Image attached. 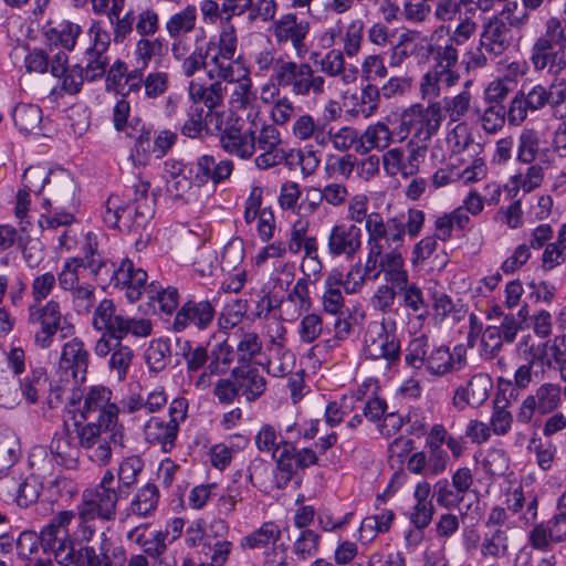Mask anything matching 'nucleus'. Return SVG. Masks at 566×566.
<instances>
[{
  "instance_id": "obj_53",
  "label": "nucleus",
  "mask_w": 566,
  "mask_h": 566,
  "mask_svg": "<svg viewBox=\"0 0 566 566\" xmlns=\"http://www.w3.org/2000/svg\"><path fill=\"white\" fill-rule=\"evenodd\" d=\"M159 30V14L155 9L146 8L135 15V31L140 38H151Z\"/></svg>"
},
{
  "instance_id": "obj_7",
  "label": "nucleus",
  "mask_w": 566,
  "mask_h": 566,
  "mask_svg": "<svg viewBox=\"0 0 566 566\" xmlns=\"http://www.w3.org/2000/svg\"><path fill=\"white\" fill-rule=\"evenodd\" d=\"M65 317L62 313L61 304L55 300L45 303H30L28 306V324L35 329L34 344L41 349H48L52 346L55 334L61 331L73 329L72 325L64 326Z\"/></svg>"
},
{
  "instance_id": "obj_17",
  "label": "nucleus",
  "mask_w": 566,
  "mask_h": 566,
  "mask_svg": "<svg viewBox=\"0 0 566 566\" xmlns=\"http://www.w3.org/2000/svg\"><path fill=\"white\" fill-rule=\"evenodd\" d=\"M361 229L355 224L334 226L327 239L328 252L352 259L361 248Z\"/></svg>"
},
{
  "instance_id": "obj_18",
  "label": "nucleus",
  "mask_w": 566,
  "mask_h": 566,
  "mask_svg": "<svg viewBox=\"0 0 566 566\" xmlns=\"http://www.w3.org/2000/svg\"><path fill=\"white\" fill-rule=\"evenodd\" d=\"M513 38L512 29L506 22L493 17L483 27L480 45L486 53L501 56L511 48Z\"/></svg>"
},
{
  "instance_id": "obj_64",
  "label": "nucleus",
  "mask_w": 566,
  "mask_h": 566,
  "mask_svg": "<svg viewBox=\"0 0 566 566\" xmlns=\"http://www.w3.org/2000/svg\"><path fill=\"white\" fill-rule=\"evenodd\" d=\"M41 489L42 485L34 474L28 476L17 489L15 501L18 505L27 507L34 503L40 495Z\"/></svg>"
},
{
  "instance_id": "obj_63",
  "label": "nucleus",
  "mask_w": 566,
  "mask_h": 566,
  "mask_svg": "<svg viewBox=\"0 0 566 566\" xmlns=\"http://www.w3.org/2000/svg\"><path fill=\"white\" fill-rule=\"evenodd\" d=\"M431 0H405L402 6V15L406 21L411 23H423L428 20L432 8Z\"/></svg>"
},
{
  "instance_id": "obj_8",
  "label": "nucleus",
  "mask_w": 566,
  "mask_h": 566,
  "mask_svg": "<svg viewBox=\"0 0 566 566\" xmlns=\"http://www.w3.org/2000/svg\"><path fill=\"white\" fill-rule=\"evenodd\" d=\"M125 499L115 486V476L108 470L103 475L99 484L94 490H86L83 493L81 515L84 517H98L104 521H112L116 514L117 502Z\"/></svg>"
},
{
  "instance_id": "obj_29",
  "label": "nucleus",
  "mask_w": 566,
  "mask_h": 566,
  "mask_svg": "<svg viewBox=\"0 0 566 566\" xmlns=\"http://www.w3.org/2000/svg\"><path fill=\"white\" fill-rule=\"evenodd\" d=\"M284 333L285 328L281 326V333L272 339V350L275 352V356L269 360L268 371L274 377H283L292 373L295 365L293 353L284 346Z\"/></svg>"
},
{
  "instance_id": "obj_19",
  "label": "nucleus",
  "mask_w": 566,
  "mask_h": 566,
  "mask_svg": "<svg viewBox=\"0 0 566 566\" xmlns=\"http://www.w3.org/2000/svg\"><path fill=\"white\" fill-rule=\"evenodd\" d=\"M106 268L107 263L96 260L94 255L82 260H70L59 274V284L64 291H72L82 284L81 279L86 271L98 277Z\"/></svg>"
},
{
  "instance_id": "obj_4",
  "label": "nucleus",
  "mask_w": 566,
  "mask_h": 566,
  "mask_svg": "<svg viewBox=\"0 0 566 566\" xmlns=\"http://www.w3.org/2000/svg\"><path fill=\"white\" fill-rule=\"evenodd\" d=\"M271 81L277 90L289 91L294 96H319L325 92V78L316 74L310 63L289 57L279 61Z\"/></svg>"
},
{
  "instance_id": "obj_57",
  "label": "nucleus",
  "mask_w": 566,
  "mask_h": 566,
  "mask_svg": "<svg viewBox=\"0 0 566 566\" xmlns=\"http://www.w3.org/2000/svg\"><path fill=\"white\" fill-rule=\"evenodd\" d=\"M113 24V35L115 43H123L135 30V15L133 11H127L124 15L117 12L116 15H106Z\"/></svg>"
},
{
  "instance_id": "obj_50",
  "label": "nucleus",
  "mask_w": 566,
  "mask_h": 566,
  "mask_svg": "<svg viewBox=\"0 0 566 566\" xmlns=\"http://www.w3.org/2000/svg\"><path fill=\"white\" fill-rule=\"evenodd\" d=\"M536 402L537 410L541 413L553 411L560 400V387L554 384L541 385L535 395H531Z\"/></svg>"
},
{
  "instance_id": "obj_13",
  "label": "nucleus",
  "mask_w": 566,
  "mask_h": 566,
  "mask_svg": "<svg viewBox=\"0 0 566 566\" xmlns=\"http://www.w3.org/2000/svg\"><path fill=\"white\" fill-rule=\"evenodd\" d=\"M365 227L368 242L382 244L385 241L390 251H398L403 243L406 226L401 218L394 217L384 222L379 213L373 212L369 213Z\"/></svg>"
},
{
  "instance_id": "obj_28",
  "label": "nucleus",
  "mask_w": 566,
  "mask_h": 566,
  "mask_svg": "<svg viewBox=\"0 0 566 566\" xmlns=\"http://www.w3.org/2000/svg\"><path fill=\"white\" fill-rule=\"evenodd\" d=\"M97 357H106L111 355L108 367L119 380H123L132 365L134 358V352L128 346L123 344V339H112L109 342V348L103 354H95Z\"/></svg>"
},
{
  "instance_id": "obj_49",
  "label": "nucleus",
  "mask_w": 566,
  "mask_h": 566,
  "mask_svg": "<svg viewBox=\"0 0 566 566\" xmlns=\"http://www.w3.org/2000/svg\"><path fill=\"white\" fill-rule=\"evenodd\" d=\"M391 138L392 132L389 127L385 123L378 122L368 126L360 135L359 140H363V143L369 145V147L385 149L390 145Z\"/></svg>"
},
{
  "instance_id": "obj_23",
  "label": "nucleus",
  "mask_w": 566,
  "mask_h": 566,
  "mask_svg": "<svg viewBox=\"0 0 566 566\" xmlns=\"http://www.w3.org/2000/svg\"><path fill=\"white\" fill-rule=\"evenodd\" d=\"M178 432V418L172 417L168 421L153 417L144 428L146 440L153 444L161 446L164 451H169L175 443Z\"/></svg>"
},
{
  "instance_id": "obj_51",
  "label": "nucleus",
  "mask_w": 566,
  "mask_h": 566,
  "mask_svg": "<svg viewBox=\"0 0 566 566\" xmlns=\"http://www.w3.org/2000/svg\"><path fill=\"white\" fill-rule=\"evenodd\" d=\"M70 292L74 311L78 315L91 313L96 302L95 287L91 284L83 283Z\"/></svg>"
},
{
  "instance_id": "obj_46",
  "label": "nucleus",
  "mask_w": 566,
  "mask_h": 566,
  "mask_svg": "<svg viewBox=\"0 0 566 566\" xmlns=\"http://www.w3.org/2000/svg\"><path fill=\"white\" fill-rule=\"evenodd\" d=\"M164 42L159 38H139L136 42L134 55L136 62L142 69H146L155 56H161Z\"/></svg>"
},
{
  "instance_id": "obj_42",
  "label": "nucleus",
  "mask_w": 566,
  "mask_h": 566,
  "mask_svg": "<svg viewBox=\"0 0 566 566\" xmlns=\"http://www.w3.org/2000/svg\"><path fill=\"white\" fill-rule=\"evenodd\" d=\"M342 282V274L334 273L326 279V291L323 295V306L327 313L337 315L344 307V297L338 287Z\"/></svg>"
},
{
  "instance_id": "obj_27",
  "label": "nucleus",
  "mask_w": 566,
  "mask_h": 566,
  "mask_svg": "<svg viewBox=\"0 0 566 566\" xmlns=\"http://www.w3.org/2000/svg\"><path fill=\"white\" fill-rule=\"evenodd\" d=\"M444 112L451 123H465L471 115H480V109L472 104V94L469 90H462L454 96L444 97L442 103Z\"/></svg>"
},
{
  "instance_id": "obj_37",
  "label": "nucleus",
  "mask_w": 566,
  "mask_h": 566,
  "mask_svg": "<svg viewBox=\"0 0 566 566\" xmlns=\"http://www.w3.org/2000/svg\"><path fill=\"white\" fill-rule=\"evenodd\" d=\"M321 71L329 76H340L345 84H349L356 78V70H346L344 53L339 50H331L319 61Z\"/></svg>"
},
{
  "instance_id": "obj_22",
  "label": "nucleus",
  "mask_w": 566,
  "mask_h": 566,
  "mask_svg": "<svg viewBox=\"0 0 566 566\" xmlns=\"http://www.w3.org/2000/svg\"><path fill=\"white\" fill-rule=\"evenodd\" d=\"M231 377L237 380L240 395L249 402L255 401L266 389L265 377L258 368L250 365L234 368Z\"/></svg>"
},
{
  "instance_id": "obj_43",
  "label": "nucleus",
  "mask_w": 566,
  "mask_h": 566,
  "mask_svg": "<svg viewBox=\"0 0 566 566\" xmlns=\"http://www.w3.org/2000/svg\"><path fill=\"white\" fill-rule=\"evenodd\" d=\"M170 346L164 339L153 340L145 353V360L148 368L154 373H159L166 368L170 361Z\"/></svg>"
},
{
  "instance_id": "obj_30",
  "label": "nucleus",
  "mask_w": 566,
  "mask_h": 566,
  "mask_svg": "<svg viewBox=\"0 0 566 566\" xmlns=\"http://www.w3.org/2000/svg\"><path fill=\"white\" fill-rule=\"evenodd\" d=\"M50 451L55 461L61 465L73 468L77 463L80 450L67 430L54 436Z\"/></svg>"
},
{
  "instance_id": "obj_47",
  "label": "nucleus",
  "mask_w": 566,
  "mask_h": 566,
  "mask_svg": "<svg viewBox=\"0 0 566 566\" xmlns=\"http://www.w3.org/2000/svg\"><path fill=\"white\" fill-rule=\"evenodd\" d=\"M310 276L311 273H306V277L298 279L283 303L284 306L293 305L295 314L308 311L311 307V298L308 292Z\"/></svg>"
},
{
  "instance_id": "obj_52",
  "label": "nucleus",
  "mask_w": 566,
  "mask_h": 566,
  "mask_svg": "<svg viewBox=\"0 0 566 566\" xmlns=\"http://www.w3.org/2000/svg\"><path fill=\"white\" fill-rule=\"evenodd\" d=\"M468 13L469 10L464 14L459 15V21L451 32L448 29L450 41L457 45H463L478 32L476 21Z\"/></svg>"
},
{
  "instance_id": "obj_45",
  "label": "nucleus",
  "mask_w": 566,
  "mask_h": 566,
  "mask_svg": "<svg viewBox=\"0 0 566 566\" xmlns=\"http://www.w3.org/2000/svg\"><path fill=\"white\" fill-rule=\"evenodd\" d=\"M539 155L538 134L533 129H525L518 137L517 160L522 164H533Z\"/></svg>"
},
{
  "instance_id": "obj_38",
  "label": "nucleus",
  "mask_w": 566,
  "mask_h": 566,
  "mask_svg": "<svg viewBox=\"0 0 566 566\" xmlns=\"http://www.w3.org/2000/svg\"><path fill=\"white\" fill-rule=\"evenodd\" d=\"M12 117L18 129L29 134L40 129L42 111L36 105L21 103L14 107Z\"/></svg>"
},
{
  "instance_id": "obj_1",
  "label": "nucleus",
  "mask_w": 566,
  "mask_h": 566,
  "mask_svg": "<svg viewBox=\"0 0 566 566\" xmlns=\"http://www.w3.org/2000/svg\"><path fill=\"white\" fill-rule=\"evenodd\" d=\"M73 511H61L40 533L41 547L45 553H52L59 564L74 563L76 566H123L126 557L120 547L112 549V543L101 533L97 547L81 546L75 549L70 538L69 525L74 520Z\"/></svg>"
},
{
  "instance_id": "obj_5",
  "label": "nucleus",
  "mask_w": 566,
  "mask_h": 566,
  "mask_svg": "<svg viewBox=\"0 0 566 566\" xmlns=\"http://www.w3.org/2000/svg\"><path fill=\"white\" fill-rule=\"evenodd\" d=\"M564 40V27L557 18L545 23V32L537 36L528 52V60L536 72H560L566 67L565 52L560 48Z\"/></svg>"
},
{
  "instance_id": "obj_10",
  "label": "nucleus",
  "mask_w": 566,
  "mask_h": 566,
  "mask_svg": "<svg viewBox=\"0 0 566 566\" xmlns=\"http://www.w3.org/2000/svg\"><path fill=\"white\" fill-rule=\"evenodd\" d=\"M216 316V304L212 301L192 297L186 301L176 312L171 328L182 333L189 328L208 329Z\"/></svg>"
},
{
  "instance_id": "obj_31",
  "label": "nucleus",
  "mask_w": 566,
  "mask_h": 566,
  "mask_svg": "<svg viewBox=\"0 0 566 566\" xmlns=\"http://www.w3.org/2000/svg\"><path fill=\"white\" fill-rule=\"evenodd\" d=\"M123 426L117 423L111 430H106L104 434L87 449L90 451V458L99 465L107 464L112 457L111 444L123 446Z\"/></svg>"
},
{
  "instance_id": "obj_34",
  "label": "nucleus",
  "mask_w": 566,
  "mask_h": 566,
  "mask_svg": "<svg viewBox=\"0 0 566 566\" xmlns=\"http://www.w3.org/2000/svg\"><path fill=\"white\" fill-rule=\"evenodd\" d=\"M143 468L144 463L137 455L128 457L120 462L117 471L116 486L119 489L120 494L125 495V499H127L135 489Z\"/></svg>"
},
{
  "instance_id": "obj_41",
  "label": "nucleus",
  "mask_w": 566,
  "mask_h": 566,
  "mask_svg": "<svg viewBox=\"0 0 566 566\" xmlns=\"http://www.w3.org/2000/svg\"><path fill=\"white\" fill-rule=\"evenodd\" d=\"M81 33V27L70 21H62L56 25H48L46 35L51 41L60 43L64 49L72 50Z\"/></svg>"
},
{
  "instance_id": "obj_36",
  "label": "nucleus",
  "mask_w": 566,
  "mask_h": 566,
  "mask_svg": "<svg viewBox=\"0 0 566 566\" xmlns=\"http://www.w3.org/2000/svg\"><path fill=\"white\" fill-rule=\"evenodd\" d=\"M381 273H385L386 281L391 282L394 287H403L408 283V273L403 269V259L398 251L385 253L379 260Z\"/></svg>"
},
{
  "instance_id": "obj_6",
  "label": "nucleus",
  "mask_w": 566,
  "mask_h": 566,
  "mask_svg": "<svg viewBox=\"0 0 566 566\" xmlns=\"http://www.w3.org/2000/svg\"><path fill=\"white\" fill-rule=\"evenodd\" d=\"M442 120L440 102H431L428 106L420 103L412 104L401 113L397 135L400 142L410 136V139L417 143H430L439 132Z\"/></svg>"
},
{
  "instance_id": "obj_24",
  "label": "nucleus",
  "mask_w": 566,
  "mask_h": 566,
  "mask_svg": "<svg viewBox=\"0 0 566 566\" xmlns=\"http://www.w3.org/2000/svg\"><path fill=\"white\" fill-rule=\"evenodd\" d=\"M364 352L370 359L382 358L391 365L400 357V344L394 335L381 332L377 336L366 337Z\"/></svg>"
},
{
  "instance_id": "obj_48",
  "label": "nucleus",
  "mask_w": 566,
  "mask_h": 566,
  "mask_svg": "<svg viewBox=\"0 0 566 566\" xmlns=\"http://www.w3.org/2000/svg\"><path fill=\"white\" fill-rule=\"evenodd\" d=\"M130 213V206L126 205L118 195H112L106 201L103 220L108 227L115 228L120 220L128 219Z\"/></svg>"
},
{
  "instance_id": "obj_26",
  "label": "nucleus",
  "mask_w": 566,
  "mask_h": 566,
  "mask_svg": "<svg viewBox=\"0 0 566 566\" xmlns=\"http://www.w3.org/2000/svg\"><path fill=\"white\" fill-rule=\"evenodd\" d=\"M275 461V484L277 489H284L292 481L295 472V447L293 443L281 440V448L274 450L272 454Z\"/></svg>"
},
{
  "instance_id": "obj_2",
  "label": "nucleus",
  "mask_w": 566,
  "mask_h": 566,
  "mask_svg": "<svg viewBox=\"0 0 566 566\" xmlns=\"http://www.w3.org/2000/svg\"><path fill=\"white\" fill-rule=\"evenodd\" d=\"M42 197L43 207L51 213L41 216L39 224L42 229L67 226L74 221V212L80 202L78 188L70 171L63 168L51 169Z\"/></svg>"
},
{
  "instance_id": "obj_60",
  "label": "nucleus",
  "mask_w": 566,
  "mask_h": 566,
  "mask_svg": "<svg viewBox=\"0 0 566 566\" xmlns=\"http://www.w3.org/2000/svg\"><path fill=\"white\" fill-rule=\"evenodd\" d=\"M481 553L483 556L500 558L507 553V536L504 531L496 528L490 536H485Z\"/></svg>"
},
{
  "instance_id": "obj_14",
  "label": "nucleus",
  "mask_w": 566,
  "mask_h": 566,
  "mask_svg": "<svg viewBox=\"0 0 566 566\" xmlns=\"http://www.w3.org/2000/svg\"><path fill=\"white\" fill-rule=\"evenodd\" d=\"M111 266L107 264L102 274L108 275L112 273V279L115 281L116 286H122L126 290L125 294L130 302L139 300L142 293L148 289L146 271L142 268H135L134 263L128 259L123 260L116 270L111 269Z\"/></svg>"
},
{
  "instance_id": "obj_32",
  "label": "nucleus",
  "mask_w": 566,
  "mask_h": 566,
  "mask_svg": "<svg viewBox=\"0 0 566 566\" xmlns=\"http://www.w3.org/2000/svg\"><path fill=\"white\" fill-rule=\"evenodd\" d=\"M196 22L197 8L193 4H188L167 19L165 29L171 39L179 41L184 35L195 30Z\"/></svg>"
},
{
  "instance_id": "obj_3",
  "label": "nucleus",
  "mask_w": 566,
  "mask_h": 566,
  "mask_svg": "<svg viewBox=\"0 0 566 566\" xmlns=\"http://www.w3.org/2000/svg\"><path fill=\"white\" fill-rule=\"evenodd\" d=\"M92 325L96 331L102 332L94 346L95 354L108 350L112 339H124L128 335L148 337L153 332L150 319L124 315L109 298H104L98 303L94 311Z\"/></svg>"
},
{
  "instance_id": "obj_11",
  "label": "nucleus",
  "mask_w": 566,
  "mask_h": 566,
  "mask_svg": "<svg viewBox=\"0 0 566 566\" xmlns=\"http://www.w3.org/2000/svg\"><path fill=\"white\" fill-rule=\"evenodd\" d=\"M258 114L247 128L237 123L228 125L220 132L219 145L229 156L248 160L251 159L256 150V123Z\"/></svg>"
},
{
  "instance_id": "obj_16",
  "label": "nucleus",
  "mask_w": 566,
  "mask_h": 566,
  "mask_svg": "<svg viewBox=\"0 0 566 566\" xmlns=\"http://www.w3.org/2000/svg\"><path fill=\"white\" fill-rule=\"evenodd\" d=\"M88 366L90 353L81 338L74 337L62 346L59 368L71 373L75 384L85 380Z\"/></svg>"
},
{
  "instance_id": "obj_58",
  "label": "nucleus",
  "mask_w": 566,
  "mask_h": 566,
  "mask_svg": "<svg viewBox=\"0 0 566 566\" xmlns=\"http://www.w3.org/2000/svg\"><path fill=\"white\" fill-rule=\"evenodd\" d=\"M447 140L454 154H461L474 146L473 137L467 123L455 124L449 133Z\"/></svg>"
},
{
  "instance_id": "obj_54",
  "label": "nucleus",
  "mask_w": 566,
  "mask_h": 566,
  "mask_svg": "<svg viewBox=\"0 0 566 566\" xmlns=\"http://www.w3.org/2000/svg\"><path fill=\"white\" fill-rule=\"evenodd\" d=\"M290 159L296 160L304 177L312 176L319 166L321 155L312 147L304 149H292L289 151Z\"/></svg>"
},
{
  "instance_id": "obj_56",
  "label": "nucleus",
  "mask_w": 566,
  "mask_h": 566,
  "mask_svg": "<svg viewBox=\"0 0 566 566\" xmlns=\"http://www.w3.org/2000/svg\"><path fill=\"white\" fill-rule=\"evenodd\" d=\"M544 179V167L541 164L531 165L525 174H517L512 177V184L522 188L525 192L538 188Z\"/></svg>"
},
{
  "instance_id": "obj_15",
  "label": "nucleus",
  "mask_w": 566,
  "mask_h": 566,
  "mask_svg": "<svg viewBox=\"0 0 566 566\" xmlns=\"http://www.w3.org/2000/svg\"><path fill=\"white\" fill-rule=\"evenodd\" d=\"M112 392L105 387H93L84 398L82 417L84 420H96L102 423H115L118 419V408L111 402Z\"/></svg>"
},
{
  "instance_id": "obj_35",
  "label": "nucleus",
  "mask_w": 566,
  "mask_h": 566,
  "mask_svg": "<svg viewBox=\"0 0 566 566\" xmlns=\"http://www.w3.org/2000/svg\"><path fill=\"white\" fill-rule=\"evenodd\" d=\"M281 538V528L274 522H264L260 528L244 536L241 541L243 549H262L274 545Z\"/></svg>"
},
{
  "instance_id": "obj_55",
  "label": "nucleus",
  "mask_w": 566,
  "mask_h": 566,
  "mask_svg": "<svg viewBox=\"0 0 566 566\" xmlns=\"http://www.w3.org/2000/svg\"><path fill=\"white\" fill-rule=\"evenodd\" d=\"M129 114V102L126 101L125 97L119 98L113 108L114 127L117 132H126L127 136L134 137V132H137V124H133V120L128 122ZM136 123H138V119H136Z\"/></svg>"
},
{
  "instance_id": "obj_9",
  "label": "nucleus",
  "mask_w": 566,
  "mask_h": 566,
  "mask_svg": "<svg viewBox=\"0 0 566 566\" xmlns=\"http://www.w3.org/2000/svg\"><path fill=\"white\" fill-rule=\"evenodd\" d=\"M311 30L310 22L298 19L295 13H285L273 20L270 32L279 45L290 44L296 56L303 59L308 52L306 39Z\"/></svg>"
},
{
  "instance_id": "obj_12",
  "label": "nucleus",
  "mask_w": 566,
  "mask_h": 566,
  "mask_svg": "<svg viewBox=\"0 0 566 566\" xmlns=\"http://www.w3.org/2000/svg\"><path fill=\"white\" fill-rule=\"evenodd\" d=\"M547 104H551L548 88L538 83L526 82L511 102L509 122L518 125L525 120L528 112H537Z\"/></svg>"
},
{
  "instance_id": "obj_33",
  "label": "nucleus",
  "mask_w": 566,
  "mask_h": 566,
  "mask_svg": "<svg viewBox=\"0 0 566 566\" xmlns=\"http://www.w3.org/2000/svg\"><path fill=\"white\" fill-rule=\"evenodd\" d=\"M224 91L226 87L219 81L212 83L208 87L196 81H191L188 88L189 96L193 103L197 105V103L202 102L209 111L222 105Z\"/></svg>"
},
{
  "instance_id": "obj_40",
  "label": "nucleus",
  "mask_w": 566,
  "mask_h": 566,
  "mask_svg": "<svg viewBox=\"0 0 566 566\" xmlns=\"http://www.w3.org/2000/svg\"><path fill=\"white\" fill-rule=\"evenodd\" d=\"M159 492L155 484L147 483L140 488L130 503L129 511L140 517L150 515L157 507Z\"/></svg>"
},
{
  "instance_id": "obj_59",
  "label": "nucleus",
  "mask_w": 566,
  "mask_h": 566,
  "mask_svg": "<svg viewBox=\"0 0 566 566\" xmlns=\"http://www.w3.org/2000/svg\"><path fill=\"white\" fill-rule=\"evenodd\" d=\"M297 333L302 343L315 342L323 333L322 317L314 313L305 315L300 322Z\"/></svg>"
},
{
  "instance_id": "obj_25",
  "label": "nucleus",
  "mask_w": 566,
  "mask_h": 566,
  "mask_svg": "<svg viewBox=\"0 0 566 566\" xmlns=\"http://www.w3.org/2000/svg\"><path fill=\"white\" fill-rule=\"evenodd\" d=\"M206 57H210L209 76L222 78L227 82H240L247 76V71L241 63L234 59L233 54L223 55V52L214 51L211 54L206 53Z\"/></svg>"
},
{
  "instance_id": "obj_20",
  "label": "nucleus",
  "mask_w": 566,
  "mask_h": 566,
  "mask_svg": "<svg viewBox=\"0 0 566 566\" xmlns=\"http://www.w3.org/2000/svg\"><path fill=\"white\" fill-rule=\"evenodd\" d=\"M493 388L492 379L486 374H476L470 378L465 387L457 388L452 402L453 406L463 409L465 406L480 407Z\"/></svg>"
},
{
  "instance_id": "obj_62",
  "label": "nucleus",
  "mask_w": 566,
  "mask_h": 566,
  "mask_svg": "<svg viewBox=\"0 0 566 566\" xmlns=\"http://www.w3.org/2000/svg\"><path fill=\"white\" fill-rule=\"evenodd\" d=\"M86 421L87 423L78 430L80 443L85 449L91 448L106 430H111L118 423H107L106 421L102 423L96 420Z\"/></svg>"
},
{
  "instance_id": "obj_39",
  "label": "nucleus",
  "mask_w": 566,
  "mask_h": 566,
  "mask_svg": "<svg viewBox=\"0 0 566 566\" xmlns=\"http://www.w3.org/2000/svg\"><path fill=\"white\" fill-rule=\"evenodd\" d=\"M134 212L136 216L135 223L143 227L144 223L153 216L155 199L148 196L150 185L148 181L139 180L134 186Z\"/></svg>"
},
{
  "instance_id": "obj_61",
  "label": "nucleus",
  "mask_w": 566,
  "mask_h": 566,
  "mask_svg": "<svg viewBox=\"0 0 566 566\" xmlns=\"http://www.w3.org/2000/svg\"><path fill=\"white\" fill-rule=\"evenodd\" d=\"M506 109L501 104H493L486 107L483 114L478 115L483 129L489 134L499 132L505 124Z\"/></svg>"
},
{
  "instance_id": "obj_21",
  "label": "nucleus",
  "mask_w": 566,
  "mask_h": 566,
  "mask_svg": "<svg viewBox=\"0 0 566 566\" xmlns=\"http://www.w3.org/2000/svg\"><path fill=\"white\" fill-rule=\"evenodd\" d=\"M465 364V350L462 347H455L451 353L448 347L438 346L430 350L427 370L432 375L443 376L462 369Z\"/></svg>"
},
{
  "instance_id": "obj_44",
  "label": "nucleus",
  "mask_w": 566,
  "mask_h": 566,
  "mask_svg": "<svg viewBox=\"0 0 566 566\" xmlns=\"http://www.w3.org/2000/svg\"><path fill=\"white\" fill-rule=\"evenodd\" d=\"M46 373L42 367L31 370V373L20 381L21 390L28 402L35 403L39 400L40 392L46 388Z\"/></svg>"
}]
</instances>
